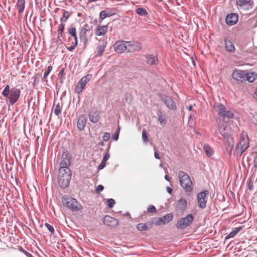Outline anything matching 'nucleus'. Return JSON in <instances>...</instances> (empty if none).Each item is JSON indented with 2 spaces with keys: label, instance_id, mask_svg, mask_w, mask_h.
<instances>
[{
  "label": "nucleus",
  "instance_id": "62",
  "mask_svg": "<svg viewBox=\"0 0 257 257\" xmlns=\"http://www.w3.org/2000/svg\"><path fill=\"white\" fill-rule=\"evenodd\" d=\"M68 3L70 4V5H72L73 4V0H67Z\"/></svg>",
  "mask_w": 257,
  "mask_h": 257
},
{
  "label": "nucleus",
  "instance_id": "8",
  "mask_svg": "<svg viewBox=\"0 0 257 257\" xmlns=\"http://www.w3.org/2000/svg\"><path fill=\"white\" fill-rule=\"evenodd\" d=\"M173 213H169L162 217L154 218L152 223L155 224L156 226L165 225L170 222L173 219Z\"/></svg>",
  "mask_w": 257,
  "mask_h": 257
},
{
  "label": "nucleus",
  "instance_id": "17",
  "mask_svg": "<svg viewBox=\"0 0 257 257\" xmlns=\"http://www.w3.org/2000/svg\"><path fill=\"white\" fill-rule=\"evenodd\" d=\"M161 100L169 109L174 110L176 108V104L171 97L165 96Z\"/></svg>",
  "mask_w": 257,
  "mask_h": 257
},
{
  "label": "nucleus",
  "instance_id": "48",
  "mask_svg": "<svg viewBox=\"0 0 257 257\" xmlns=\"http://www.w3.org/2000/svg\"><path fill=\"white\" fill-rule=\"evenodd\" d=\"M103 140L104 141H108L110 138V134L108 133H105L103 136Z\"/></svg>",
  "mask_w": 257,
  "mask_h": 257
},
{
  "label": "nucleus",
  "instance_id": "16",
  "mask_svg": "<svg viewBox=\"0 0 257 257\" xmlns=\"http://www.w3.org/2000/svg\"><path fill=\"white\" fill-rule=\"evenodd\" d=\"M106 45L107 41L105 39H100L99 40L98 46L96 48L97 53L96 56H101L102 55Z\"/></svg>",
  "mask_w": 257,
  "mask_h": 257
},
{
  "label": "nucleus",
  "instance_id": "52",
  "mask_svg": "<svg viewBox=\"0 0 257 257\" xmlns=\"http://www.w3.org/2000/svg\"><path fill=\"white\" fill-rule=\"evenodd\" d=\"M104 187L102 185H99L96 188V191L97 192H100L102 191Z\"/></svg>",
  "mask_w": 257,
  "mask_h": 257
},
{
  "label": "nucleus",
  "instance_id": "46",
  "mask_svg": "<svg viewBox=\"0 0 257 257\" xmlns=\"http://www.w3.org/2000/svg\"><path fill=\"white\" fill-rule=\"evenodd\" d=\"M107 204L109 208H112L115 204V201L113 199H109L107 201Z\"/></svg>",
  "mask_w": 257,
  "mask_h": 257
},
{
  "label": "nucleus",
  "instance_id": "18",
  "mask_svg": "<svg viewBox=\"0 0 257 257\" xmlns=\"http://www.w3.org/2000/svg\"><path fill=\"white\" fill-rule=\"evenodd\" d=\"M87 118L85 115H80L77 118V126L79 130H84L86 125Z\"/></svg>",
  "mask_w": 257,
  "mask_h": 257
},
{
  "label": "nucleus",
  "instance_id": "15",
  "mask_svg": "<svg viewBox=\"0 0 257 257\" xmlns=\"http://www.w3.org/2000/svg\"><path fill=\"white\" fill-rule=\"evenodd\" d=\"M253 3V1L251 0H236L237 6L246 10L252 8Z\"/></svg>",
  "mask_w": 257,
  "mask_h": 257
},
{
  "label": "nucleus",
  "instance_id": "64",
  "mask_svg": "<svg viewBox=\"0 0 257 257\" xmlns=\"http://www.w3.org/2000/svg\"><path fill=\"white\" fill-rule=\"evenodd\" d=\"M254 149H255L256 153L257 154V145L255 146Z\"/></svg>",
  "mask_w": 257,
  "mask_h": 257
},
{
  "label": "nucleus",
  "instance_id": "23",
  "mask_svg": "<svg viewBox=\"0 0 257 257\" xmlns=\"http://www.w3.org/2000/svg\"><path fill=\"white\" fill-rule=\"evenodd\" d=\"M152 222H148L146 223H139L137 225V228L140 231H145L148 228L152 227Z\"/></svg>",
  "mask_w": 257,
  "mask_h": 257
},
{
  "label": "nucleus",
  "instance_id": "26",
  "mask_svg": "<svg viewBox=\"0 0 257 257\" xmlns=\"http://www.w3.org/2000/svg\"><path fill=\"white\" fill-rule=\"evenodd\" d=\"M220 116L223 118L231 119L234 117V113L225 106V109H223V113L220 114Z\"/></svg>",
  "mask_w": 257,
  "mask_h": 257
},
{
  "label": "nucleus",
  "instance_id": "1",
  "mask_svg": "<svg viewBox=\"0 0 257 257\" xmlns=\"http://www.w3.org/2000/svg\"><path fill=\"white\" fill-rule=\"evenodd\" d=\"M232 77L238 82H243L247 81L249 83H252L256 79L257 74L253 72L247 73L242 70H235L233 71Z\"/></svg>",
  "mask_w": 257,
  "mask_h": 257
},
{
  "label": "nucleus",
  "instance_id": "4",
  "mask_svg": "<svg viewBox=\"0 0 257 257\" xmlns=\"http://www.w3.org/2000/svg\"><path fill=\"white\" fill-rule=\"evenodd\" d=\"M63 204L73 211H78L82 209L83 207L75 199L69 196L62 197Z\"/></svg>",
  "mask_w": 257,
  "mask_h": 257
},
{
  "label": "nucleus",
  "instance_id": "39",
  "mask_svg": "<svg viewBox=\"0 0 257 257\" xmlns=\"http://www.w3.org/2000/svg\"><path fill=\"white\" fill-rule=\"evenodd\" d=\"M120 130V126L118 125L117 127L116 132L113 134V135L112 137V138L113 140H114L115 141L118 140Z\"/></svg>",
  "mask_w": 257,
  "mask_h": 257
},
{
  "label": "nucleus",
  "instance_id": "55",
  "mask_svg": "<svg viewBox=\"0 0 257 257\" xmlns=\"http://www.w3.org/2000/svg\"><path fill=\"white\" fill-rule=\"evenodd\" d=\"M167 190L169 194H171L172 193V189L170 187H167Z\"/></svg>",
  "mask_w": 257,
  "mask_h": 257
},
{
  "label": "nucleus",
  "instance_id": "2",
  "mask_svg": "<svg viewBox=\"0 0 257 257\" xmlns=\"http://www.w3.org/2000/svg\"><path fill=\"white\" fill-rule=\"evenodd\" d=\"M71 178V173L69 168H59L58 177V183L61 187L65 188L69 185Z\"/></svg>",
  "mask_w": 257,
  "mask_h": 257
},
{
  "label": "nucleus",
  "instance_id": "32",
  "mask_svg": "<svg viewBox=\"0 0 257 257\" xmlns=\"http://www.w3.org/2000/svg\"><path fill=\"white\" fill-rule=\"evenodd\" d=\"M241 227L235 228L232 231H231L225 237V239H228L230 238L233 237L240 230Z\"/></svg>",
  "mask_w": 257,
  "mask_h": 257
},
{
  "label": "nucleus",
  "instance_id": "14",
  "mask_svg": "<svg viewBox=\"0 0 257 257\" xmlns=\"http://www.w3.org/2000/svg\"><path fill=\"white\" fill-rule=\"evenodd\" d=\"M103 223L107 226L115 227L119 224L117 219L111 217L109 215H105L103 219Z\"/></svg>",
  "mask_w": 257,
  "mask_h": 257
},
{
  "label": "nucleus",
  "instance_id": "11",
  "mask_svg": "<svg viewBox=\"0 0 257 257\" xmlns=\"http://www.w3.org/2000/svg\"><path fill=\"white\" fill-rule=\"evenodd\" d=\"M21 90L19 89L12 88L8 96L10 103L14 105L19 99L20 96Z\"/></svg>",
  "mask_w": 257,
  "mask_h": 257
},
{
  "label": "nucleus",
  "instance_id": "56",
  "mask_svg": "<svg viewBox=\"0 0 257 257\" xmlns=\"http://www.w3.org/2000/svg\"><path fill=\"white\" fill-rule=\"evenodd\" d=\"M154 156L156 159H160V156L159 155V154H158V153L157 152H155Z\"/></svg>",
  "mask_w": 257,
  "mask_h": 257
},
{
  "label": "nucleus",
  "instance_id": "41",
  "mask_svg": "<svg viewBox=\"0 0 257 257\" xmlns=\"http://www.w3.org/2000/svg\"><path fill=\"white\" fill-rule=\"evenodd\" d=\"M142 139L144 142L147 143L149 142V139L147 136L146 130H143L142 132Z\"/></svg>",
  "mask_w": 257,
  "mask_h": 257
},
{
  "label": "nucleus",
  "instance_id": "7",
  "mask_svg": "<svg viewBox=\"0 0 257 257\" xmlns=\"http://www.w3.org/2000/svg\"><path fill=\"white\" fill-rule=\"evenodd\" d=\"M92 77L90 74H87L84 77H82L78 82L75 87L76 92L79 94L82 91L86 84L90 81Z\"/></svg>",
  "mask_w": 257,
  "mask_h": 257
},
{
  "label": "nucleus",
  "instance_id": "42",
  "mask_svg": "<svg viewBox=\"0 0 257 257\" xmlns=\"http://www.w3.org/2000/svg\"><path fill=\"white\" fill-rule=\"evenodd\" d=\"M65 25L64 23L61 22V24L59 25V27L57 30L58 33H62L63 34L64 29H65Z\"/></svg>",
  "mask_w": 257,
  "mask_h": 257
},
{
  "label": "nucleus",
  "instance_id": "19",
  "mask_svg": "<svg viewBox=\"0 0 257 257\" xmlns=\"http://www.w3.org/2000/svg\"><path fill=\"white\" fill-rule=\"evenodd\" d=\"M238 21V16L235 14L228 15L225 19L226 24L229 26L235 25Z\"/></svg>",
  "mask_w": 257,
  "mask_h": 257
},
{
  "label": "nucleus",
  "instance_id": "54",
  "mask_svg": "<svg viewBox=\"0 0 257 257\" xmlns=\"http://www.w3.org/2000/svg\"><path fill=\"white\" fill-rule=\"evenodd\" d=\"M49 73L46 71L44 74V76H43V79H44V81H47V79H46V78L48 76Z\"/></svg>",
  "mask_w": 257,
  "mask_h": 257
},
{
  "label": "nucleus",
  "instance_id": "40",
  "mask_svg": "<svg viewBox=\"0 0 257 257\" xmlns=\"http://www.w3.org/2000/svg\"><path fill=\"white\" fill-rule=\"evenodd\" d=\"M54 112L55 115L59 116L61 113V109L59 103H58L55 107Z\"/></svg>",
  "mask_w": 257,
  "mask_h": 257
},
{
  "label": "nucleus",
  "instance_id": "9",
  "mask_svg": "<svg viewBox=\"0 0 257 257\" xmlns=\"http://www.w3.org/2000/svg\"><path fill=\"white\" fill-rule=\"evenodd\" d=\"M209 194L208 191L204 190L197 195V201L199 207L204 209L206 206L207 197Z\"/></svg>",
  "mask_w": 257,
  "mask_h": 257
},
{
  "label": "nucleus",
  "instance_id": "50",
  "mask_svg": "<svg viewBox=\"0 0 257 257\" xmlns=\"http://www.w3.org/2000/svg\"><path fill=\"white\" fill-rule=\"evenodd\" d=\"M106 164V162H103V161L102 160L101 163H100V164L99 165V166L98 167V170H100L103 169L105 167Z\"/></svg>",
  "mask_w": 257,
  "mask_h": 257
},
{
  "label": "nucleus",
  "instance_id": "5",
  "mask_svg": "<svg viewBox=\"0 0 257 257\" xmlns=\"http://www.w3.org/2000/svg\"><path fill=\"white\" fill-rule=\"evenodd\" d=\"M249 139L245 133H242L239 142L236 145L237 154L241 155L249 147Z\"/></svg>",
  "mask_w": 257,
  "mask_h": 257
},
{
  "label": "nucleus",
  "instance_id": "21",
  "mask_svg": "<svg viewBox=\"0 0 257 257\" xmlns=\"http://www.w3.org/2000/svg\"><path fill=\"white\" fill-rule=\"evenodd\" d=\"M145 57L146 59V63L148 65H155L158 62V58L154 55H146Z\"/></svg>",
  "mask_w": 257,
  "mask_h": 257
},
{
  "label": "nucleus",
  "instance_id": "33",
  "mask_svg": "<svg viewBox=\"0 0 257 257\" xmlns=\"http://www.w3.org/2000/svg\"><path fill=\"white\" fill-rule=\"evenodd\" d=\"M110 16L111 15L110 14V13H109L107 11H102L99 14L100 19L99 20V23H102L103 19L107 17H110Z\"/></svg>",
  "mask_w": 257,
  "mask_h": 257
},
{
  "label": "nucleus",
  "instance_id": "63",
  "mask_svg": "<svg viewBox=\"0 0 257 257\" xmlns=\"http://www.w3.org/2000/svg\"><path fill=\"white\" fill-rule=\"evenodd\" d=\"M192 109V105H190L189 107H188V110L189 111L191 110Z\"/></svg>",
  "mask_w": 257,
  "mask_h": 257
},
{
  "label": "nucleus",
  "instance_id": "29",
  "mask_svg": "<svg viewBox=\"0 0 257 257\" xmlns=\"http://www.w3.org/2000/svg\"><path fill=\"white\" fill-rule=\"evenodd\" d=\"M89 118L90 121L96 123L99 120V114L97 111L91 112L89 114Z\"/></svg>",
  "mask_w": 257,
  "mask_h": 257
},
{
  "label": "nucleus",
  "instance_id": "25",
  "mask_svg": "<svg viewBox=\"0 0 257 257\" xmlns=\"http://www.w3.org/2000/svg\"><path fill=\"white\" fill-rule=\"evenodd\" d=\"M220 116L223 118L231 119L234 117V113L225 106V109H223V113L220 114Z\"/></svg>",
  "mask_w": 257,
  "mask_h": 257
},
{
  "label": "nucleus",
  "instance_id": "3",
  "mask_svg": "<svg viewBox=\"0 0 257 257\" xmlns=\"http://www.w3.org/2000/svg\"><path fill=\"white\" fill-rule=\"evenodd\" d=\"M178 178L180 185L184 189L185 192L190 193L192 191V182L190 176L183 171H179Z\"/></svg>",
  "mask_w": 257,
  "mask_h": 257
},
{
  "label": "nucleus",
  "instance_id": "38",
  "mask_svg": "<svg viewBox=\"0 0 257 257\" xmlns=\"http://www.w3.org/2000/svg\"><path fill=\"white\" fill-rule=\"evenodd\" d=\"M10 91L11 90L10 89V86L8 85L5 87L2 92V94L5 97H8Z\"/></svg>",
  "mask_w": 257,
  "mask_h": 257
},
{
  "label": "nucleus",
  "instance_id": "51",
  "mask_svg": "<svg viewBox=\"0 0 257 257\" xmlns=\"http://www.w3.org/2000/svg\"><path fill=\"white\" fill-rule=\"evenodd\" d=\"M109 154H108V153H107L104 156L102 161H103V162H106L109 159Z\"/></svg>",
  "mask_w": 257,
  "mask_h": 257
},
{
  "label": "nucleus",
  "instance_id": "47",
  "mask_svg": "<svg viewBox=\"0 0 257 257\" xmlns=\"http://www.w3.org/2000/svg\"><path fill=\"white\" fill-rule=\"evenodd\" d=\"M158 120L161 124H165L166 123V119L162 115H160L158 117Z\"/></svg>",
  "mask_w": 257,
  "mask_h": 257
},
{
  "label": "nucleus",
  "instance_id": "30",
  "mask_svg": "<svg viewBox=\"0 0 257 257\" xmlns=\"http://www.w3.org/2000/svg\"><path fill=\"white\" fill-rule=\"evenodd\" d=\"M88 31L87 29H84L83 31L82 30L80 34V39L82 41L84 44V45H86L88 43V39L87 37L86 32Z\"/></svg>",
  "mask_w": 257,
  "mask_h": 257
},
{
  "label": "nucleus",
  "instance_id": "37",
  "mask_svg": "<svg viewBox=\"0 0 257 257\" xmlns=\"http://www.w3.org/2000/svg\"><path fill=\"white\" fill-rule=\"evenodd\" d=\"M203 149L205 152L206 156H207L208 157L211 156L213 153V151L211 148L208 145H204Z\"/></svg>",
  "mask_w": 257,
  "mask_h": 257
},
{
  "label": "nucleus",
  "instance_id": "12",
  "mask_svg": "<svg viewBox=\"0 0 257 257\" xmlns=\"http://www.w3.org/2000/svg\"><path fill=\"white\" fill-rule=\"evenodd\" d=\"M71 155L67 152H64L61 157L60 163V168L65 169V167L69 168L70 165Z\"/></svg>",
  "mask_w": 257,
  "mask_h": 257
},
{
  "label": "nucleus",
  "instance_id": "20",
  "mask_svg": "<svg viewBox=\"0 0 257 257\" xmlns=\"http://www.w3.org/2000/svg\"><path fill=\"white\" fill-rule=\"evenodd\" d=\"M107 30L108 26L107 25L102 26L98 25L96 28L95 34L97 36H101L104 35L107 32Z\"/></svg>",
  "mask_w": 257,
  "mask_h": 257
},
{
  "label": "nucleus",
  "instance_id": "57",
  "mask_svg": "<svg viewBox=\"0 0 257 257\" xmlns=\"http://www.w3.org/2000/svg\"><path fill=\"white\" fill-rule=\"evenodd\" d=\"M52 70V67L51 66H49L47 68V72L50 73Z\"/></svg>",
  "mask_w": 257,
  "mask_h": 257
},
{
  "label": "nucleus",
  "instance_id": "22",
  "mask_svg": "<svg viewBox=\"0 0 257 257\" xmlns=\"http://www.w3.org/2000/svg\"><path fill=\"white\" fill-rule=\"evenodd\" d=\"M225 105L219 103L215 102L212 106V108L213 110L217 113V114L220 116V114H222L223 113V109H225Z\"/></svg>",
  "mask_w": 257,
  "mask_h": 257
},
{
  "label": "nucleus",
  "instance_id": "34",
  "mask_svg": "<svg viewBox=\"0 0 257 257\" xmlns=\"http://www.w3.org/2000/svg\"><path fill=\"white\" fill-rule=\"evenodd\" d=\"M69 34L73 37L74 42H76L78 43L77 36L76 34V29L74 27H71L68 29Z\"/></svg>",
  "mask_w": 257,
  "mask_h": 257
},
{
  "label": "nucleus",
  "instance_id": "6",
  "mask_svg": "<svg viewBox=\"0 0 257 257\" xmlns=\"http://www.w3.org/2000/svg\"><path fill=\"white\" fill-rule=\"evenodd\" d=\"M193 219V215L191 214H189L177 222L176 227L180 229H185L192 223Z\"/></svg>",
  "mask_w": 257,
  "mask_h": 257
},
{
  "label": "nucleus",
  "instance_id": "13",
  "mask_svg": "<svg viewBox=\"0 0 257 257\" xmlns=\"http://www.w3.org/2000/svg\"><path fill=\"white\" fill-rule=\"evenodd\" d=\"M127 41H119L115 43L114 48L115 52L122 53L123 52H127Z\"/></svg>",
  "mask_w": 257,
  "mask_h": 257
},
{
  "label": "nucleus",
  "instance_id": "61",
  "mask_svg": "<svg viewBox=\"0 0 257 257\" xmlns=\"http://www.w3.org/2000/svg\"><path fill=\"white\" fill-rule=\"evenodd\" d=\"M98 145L100 146H103L104 145V143L103 142H100L99 143H98Z\"/></svg>",
  "mask_w": 257,
  "mask_h": 257
},
{
  "label": "nucleus",
  "instance_id": "43",
  "mask_svg": "<svg viewBox=\"0 0 257 257\" xmlns=\"http://www.w3.org/2000/svg\"><path fill=\"white\" fill-rule=\"evenodd\" d=\"M45 226L47 227V228L48 229V230L52 233L54 234V227L51 225L50 224L48 223H46L45 224Z\"/></svg>",
  "mask_w": 257,
  "mask_h": 257
},
{
  "label": "nucleus",
  "instance_id": "36",
  "mask_svg": "<svg viewBox=\"0 0 257 257\" xmlns=\"http://www.w3.org/2000/svg\"><path fill=\"white\" fill-rule=\"evenodd\" d=\"M136 13L140 16H146L148 15V13L145 9L142 8H138L136 9Z\"/></svg>",
  "mask_w": 257,
  "mask_h": 257
},
{
  "label": "nucleus",
  "instance_id": "35",
  "mask_svg": "<svg viewBox=\"0 0 257 257\" xmlns=\"http://www.w3.org/2000/svg\"><path fill=\"white\" fill-rule=\"evenodd\" d=\"M63 16H62V18L60 19V21H61V22L65 23L69 19V18L71 14L68 11H65V10H63Z\"/></svg>",
  "mask_w": 257,
  "mask_h": 257
},
{
  "label": "nucleus",
  "instance_id": "10",
  "mask_svg": "<svg viewBox=\"0 0 257 257\" xmlns=\"http://www.w3.org/2000/svg\"><path fill=\"white\" fill-rule=\"evenodd\" d=\"M127 53L140 51L142 47V44L137 41H127Z\"/></svg>",
  "mask_w": 257,
  "mask_h": 257
},
{
  "label": "nucleus",
  "instance_id": "24",
  "mask_svg": "<svg viewBox=\"0 0 257 257\" xmlns=\"http://www.w3.org/2000/svg\"><path fill=\"white\" fill-rule=\"evenodd\" d=\"M220 116L223 118L231 119L234 117V113L225 106V109H223V113L220 114Z\"/></svg>",
  "mask_w": 257,
  "mask_h": 257
},
{
  "label": "nucleus",
  "instance_id": "44",
  "mask_svg": "<svg viewBox=\"0 0 257 257\" xmlns=\"http://www.w3.org/2000/svg\"><path fill=\"white\" fill-rule=\"evenodd\" d=\"M72 45L70 46V47H67V49L69 51H72L73 50H74V49L75 48V47L77 46L78 45V43H77L76 42H72Z\"/></svg>",
  "mask_w": 257,
  "mask_h": 257
},
{
  "label": "nucleus",
  "instance_id": "59",
  "mask_svg": "<svg viewBox=\"0 0 257 257\" xmlns=\"http://www.w3.org/2000/svg\"><path fill=\"white\" fill-rule=\"evenodd\" d=\"M254 97L257 100V87L255 90V92L253 95Z\"/></svg>",
  "mask_w": 257,
  "mask_h": 257
},
{
  "label": "nucleus",
  "instance_id": "27",
  "mask_svg": "<svg viewBox=\"0 0 257 257\" xmlns=\"http://www.w3.org/2000/svg\"><path fill=\"white\" fill-rule=\"evenodd\" d=\"M17 7L18 10V13L21 14L24 10L25 8V0H18L17 2Z\"/></svg>",
  "mask_w": 257,
  "mask_h": 257
},
{
  "label": "nucleus",
  "instance_id": "53",
  "mask_svg": "<svg viewBox=\"0 0 257 257\" xmlns=\"http://www.w3.org/2000/svg\"><path fill=\"white\" fill-rule=\"evenodd\" d=\"M63 36L62 33H58V36H57V40L60 41V42H62L61 38Z\"/></svg>",
  "mask_w": 257,
  "mask_h": 257
},
{
  "label": "nucleus",
  "instance_id": "28",
  "mask_svg": "<svg viewBox=\"0 0 257 257\" xmlns=\"http://www.w3.org/2000/svg\"><path fill=\"white\" fill-rule=\"evenodd\" d=\"M225 45L226 50L230 52H233L235 50V47L232 42L228 40H225Z\"/></svg>",
  "mask_w": 257,
  "mask_h": 257
},
{
  "label": "nucleus",
  "instance_id": "60",
  "mask_svg": "<svg viewBox=\"0 0 257 257\" xmlns=\"http://www.w3.org/2000/svg\"><path fill=\"white\" fill-rule=\"evenodd\" d=\"M165 179L166 180H167L168 181H170V179L167 175L165 176Z\"/></svg>",
  "mask_w": 257,
  "mask_h": 257
},
{
  "label": "nucleus",
  "instance_id": "45",
  "mask_svg": "<svg viewBox=\"0 0 257 257\" xmlns=\"http://www.w3.org/2000/svg\"><path fill=\"white\" fill-rule=\"evenodd\" d=\"M147 210L148 212H151V213H155L157 211L156 207L154 205H150L148 207Z\"/></svg>",
  "mask_w": 257,
  "mask_h": 257
},
{
  "label": "nucleus",
  "instance_id": "58",
  "mask_svg": "<svg viewBox=\"0 0 257 257\" xmlns=\"http://www.w3.org/2000/svg\"><path fill=\"white\" fill-rule=\"evenodd\" d=\"M64 73V69L63 68L62 70H61L59 72V75L62 76L63 75Z\"/></svg>",
  "mask_w": 257,
  "mask_h": 257
},
{
  "label": "nucleus",
  "instance_id": "49",
  "mask_svg": "<svg viewBox=\"0 0 257 257\" xmlns=\"http://www.w3.org/2000/svg\"><path fill=\"white\" fill-rule=\"evenodd\" d=\"M20 250L22 251L27 257H33L30 253L24 250L22 247H21Z\"/></svg>",
  "mask_w": 257,
  "mask_h": 257
},
{
  "label": "nucleus",
  "instance_id": "31",
  "mask_svg": "<svg viewBox=\"0 0 257 257\" xmlns=\"http://www.w3.org/2000/svg\"><path fill=\"white\" fill-rule=\"evenodd\" d=\"M187 202L186 199L181 198L177 201V205L181 209H185L187 206Z\"/></svg>",
  "mask_w": 257,
  "mask_h": 257
}]
</instances>
